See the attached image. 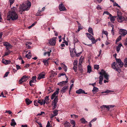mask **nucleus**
Segmentation results:
<instances>
[{
	"label": "nucleus",
	"instance_id": "nucleus-1",
	"mask_svg": "<svg viewBox=\"0 0 127 127\" xmlns=\"http://www.w3.org/2000/svg\"><path fill=\"white\" fill-rule=\"evenodd\" d=\"M16 8L15 7L11 9V10L9 11L7 14V19L9 21H14L17 19L18 15L16 12Z\"/></svg>",
	"mask_w": 127,
	"mask_h": 127
},
{
	"label": "nucleus",
	"instance_id": "nucleus-2",
	"mask_svg": "<svg viewBox=\"0 0 127 127\" xmlns=\"http://www.w3.org/2000/svg\"><path fill=\"white\" fill-rule=\"evenodd\" d=\"M31 5V2L29 1H27L25 3H23L19 7L20 10L23 12L25 10H28L30 8Z\"/></svg>",
	"mask_w": 127,
	"mask_h": 127
},
{
	"label": "nucleus",
	"instance_id": "nucleus-3",
	"mask_svg": "<svg viewBox=\"0 0 127 127\" xmlns=\"http://www.w3.org/2000/svg\"><path fill=\"white\" fill-rule=\"evenodd\" d=\"M117 19L118 22L121 23L124 21H127V17H124L122 16L118 15Z\"/></svg>",
	"mask_w": 127,
	"mask_h": 127
},
{
	"label": "nucleus",
	"instance_id": "nucleus-4",
	"mask_svg": "<svg viewBox=\"0 0 127 127\" xmlns=\"http://www.w3.org/2000/svg\"><path fill=\"white\" fill-rule=\"evenodd\" d=\"M112 67L116 71H117L119 73L121 71L119 67H118V65L117 64H115V62L113 63L111 65Z\"/></svg>",
	"mask_w": 127,
	"mask_h": 127
},
{
	"label": "nucleus",
	"instance_id": "nucleus-5",
	"mask_svg": "<svg viewBox=\"0 0 127 127\" xmlns=\"http://www.w3.org/2000/svg\"><path fill=\"white\" fill-rule=\"evenodd\" d=\"M57 38L55 37H54L50 39L48 43L49 45L54 46L55 45L56 43V39Z\"/></svg>",
	"mask_w": 127,
	"mask_h": 127
},
{
	"label": "nucleus",
	"instance_id": "nucleus-6",
	"mask_svg": "<svg viewBox=\"0 0 127 127\" xmlns=\"http://www.w3.org/2000/svg\"><path fill=\"white\" fill-rule=\"evenodd\" d=\"M101 75H103L104 78L107 80L109 79V75L107 74V73L104 70L102 69L101 72L99 73Z\"/></svg>",
	"mask_w": 127,
	"mask_h": 127
},
{
	"label": "nucleus",
	"instance_id": "nucleus-7",
	"mask_svg": "<svg viewBox=\"0 0 127 127\" xmlns=\"http://www.w3.org/2000/svg\"><path fill=\"white\" fill-rule=\"evenodd\" d=\"M58 98H55L54 100L52 102V109L54 110L57 107V103L58 101Z\"/></svg>",
	"mask_w": 127,
	"mask_h": 127
},
{
	"label": "nucleus",
	"instance_id": "nucleus-8",
	"mask_svg": "<svg viewBox=\"0 0 127 127\" xmlns=\"http://www.w3.org/2000/svg\"><path fill=\"white\" fill-rule=\"evenodd\" d=\"M59 88L57 89L56 91L52 95L51 97V99H53L55 97V98H58L57 95L59 93Z\"/></svg>",
	"mask_w": 127,
	"mask_h": 127
},
{
	"label": "nucleus",
	"instance_id": "nucleus-9",
	"mask_svg": "<svg viewBox=\"0 0 127 127\" xmlns=\"http://www.w3.org/2000/svg\"><path fill=\"white\" fill-rule=\"evenodd\" d=\"M119 33L122 36H125L127 33V31L124 29H120L119 31Z\"/></svg>",
	"mask_w": 127,
	"mask_h": 127
},
{
	"label": "nucleus",
	"instance_id": "nucleus-10",
	"mask_svg": "<svg viewBox=\"0 0 127 127\" xmlns=\"http://www.w3.org/2000/svg\"><path fill=\"white\" fill-rule=\"evenodd\" d=\"M59 9L60 11H63L66 10V8L64 5L62 3L61 4H59Z\"/></svg>",
	"mask_w": 127,
	"mask_h": 127
},
{
	"label": "nucleus",
	"instance_id": "nucleus-11",
	"mask_svg": "<svg viewBox=\"0 0 127 127\" xmlns=\"http://www.w3.org/2000/svg\"><path fill=\"white\" fill-rule=\"evenodd\" d=\"M116 64H117L118 65V64L120 66V67H122L123 65L124 64L122 62L121 59H118L116 58Z\"/></svg>",
	"mask_w": 127,
	"mask_h": 127
},
{
	"label": "nucleus",
	"instance_id": "nucleus-12",
	"mask_svg": "<svg viewBox=\"0 0 127 127\" xmlns=\"http://www.w3.org/2000/svg\"><path fill=\"white\" fill-rule=\"evenodd\" d=\"M65 77L66 78H67L66 81L60 82L58 83L57 84L61 86H63L65 84L67 83L68 82V81L67 80L68 79V78L66 76H65Z\"/></svg>",
	"mask_w": 127,
	"mask_h": 127
},
{
	"label": "nucleus",
	"instance_id": "nucleus-13",
	"mask_svg": "<svg viewBox=\"0 0 127 127\" xmlns=\"http://www.w3.org/2000/svg\"><path fill=\"white\" fill-rule=\"evenodd\" d=\"M70 55L72 57H73L75 54H76V50L75 49H70Z\"/></svg>",
	"mask_w": 127,
	"mask_h": 127
},
{
	"label": "nucleus",
	"instance_id": "nucleus-14",
	"mask_svg": "<svg viewBox=\"0 0 127 127\" xmlns=\"http://www.w3.org/2000/svg\"><path fill=\"white\" fill-rule=\"evenodd\" d=\"M45 74V73L44 72L41 73L39 75L37 78V79L40 80L41 79L44 78Z\"/></svg>",
	"mask_w": 127,
	"mask_h": 127
},
{
	"label": "nucleus",
	"instance_id": "nucleus-15",
	"mask_svg": "<svg viewBox=\"0 0 127 127\" xmlns=\"http://www.w3.org/2000/svg\"><path fill=\"white\" fill-rule=\"evenodd\" d=\"M76 92L79 94H80L82 93H84L85 94H87V93H85L84 91L83 90L81 89H80L76 91Z\"/></svg>",
	"mask_w": 127,
	"mask_h": 127
},
{
	"label": "nucleus",
	"instance_id": "nucleus-16",
	"mask_svg": "<svg viewBox=\"0 0 127 127\" xmlns=\"http://www.w3.org/2000/svg\"><path fill=\"white\" fill-rule=\"evenodd\" d=\"M30 78V76H26V75H24L23 76L21 79L23 80V81L24 82H26L27 79Z\"/></svg>",
	"mask_w": 127,
	"mask_h": 127
},
{
	"label": "nucleus",
	"instance_id": "nucleus-17",
	"mask_svg": "<svg viewBox=\"0 0 127 127\" xmlns=\"http://www.w3.org/2000/svg\"><path fill=\"white\" fill-rule=\"evenodd\" d=\"M114 107V106L112 105H103L100 107V108L102 109L104 108H106L108 109H109V108H112Z\"/></svg>",
	"mask_w": 127,
	"mask_h": 127
},
{
	"label": "nucleus",
	"instance_id": "nucleus-18",
	"mask_svg": "<svg viewBox=\"0 0 127 127\" xmlns=\"http://www.w3.org/2000/svg\"><path fill=\"white\" fill-rule=\"evenodd\" d=\"M109 17H110V21L114 23L116 18V17L115 16H112L111 14L109 15Z\"/></svg>",
	"mask_w": 127,
	"mask_h": 127
},
{
	"label": "nucleus",
	"instance_id": "nucleus-19",
	"mask_svg": "<svg viewBox=\"0 0 127 127\" xmlns=\"http://www.w3.org/2000/svg\"><path fill=\"white\" fill-rule=\"evenodd\" d=\"M68 86H65L63 87L61 90V92L63 93H65L68 88Z\"/></svg>",
	"mask_w": 127,
	"mask_h": 127
},
{
	"label": "nucleus",
	"instance_id": "nucleus-20",
	"mask_svg": "<svg viewBox=\"0 0 127 127\" xmlns=\"http://www.w3.org/2000/svg\"><path fill=\"white\" fill-rule=\"evenodd\" d=\"M11 62L10 61L5 59H3L2 61V63L5 64H9L11 63Z\"/></svg>",
	"mask_w": 127,
	"mask_h": 127
},
{
	"label": "nucleus",
	"instance_id": "nucleus-21",
	"mask_svg": "<svg viewBox=\"0 0 127 127\" xmlns=\"http://www.w3.org/2000/svg\"><path fill=\"white\" fill-rule=\"evenodd\" d=\"M49 96H47L45 97L44 100V103L47 104L49 103Z\"/></svg>",
	"mask_w": 127,
	"mask_h": 127
},
{
	"label": "nucleus",
	"instance_id": "nucleus-22",
	"mask_svg": "<svg viewBox=\"0 0 127 127\" xmlns=\"http://www.w3.org/2000/svg\"><path fill=\"white\" fill-rule=\"evenodd\" d=\"M73 42L74 45H75L76 43H77L79 42L78 39L76 38H75L74 36L73 37Z\"/></svg>",
	"mask_w": 127,
	"mask_h": 127
},
{
	"label": "nucleus",
	"instance_id": "nucleus-23",
	"mask_svg": "<svg viewBox=\"0 0 127 127\" xmlns=\"http://www.w3.org/2000/svg\"><path fill=\"white\" fill-rule=\"evenodd\" d=\"M36 76H33L32 78V80L30 81V83L31 82L32 83L35 82L36 81Z\"/></svg>",
	"mask_w": 127,
	"mask_h": 127
},
{
	"label": "nucleus",
	"instance_id": "nucleus-24",
	"mask_svg": "<svg viewBox=\"0 0 127 127\" xmlns=\"http://www.w3.org/2000/svg\"><path fill=\"white\" fill-rule=\"evenodd\" d=\"M122 46V44H120L119 45L116 47V51L118 53L119 52L120 49L121 47Z\"/></svg>",
	"mask_w": 127,
	"mask_h": 127
},
{
	"label": "nucleus",
	"instance_id": "nucleus-25",
	"mask_svg": "<svg viewBox=\"0 0 127 127\" xmlns=\"http://www.w3.org/2000/svg\"><path fill=\"white\" fill-rule=\"evenodd\" d=\"M37 102L38 103L40 104L41 105H42L43 104L44 105L45 104L44 103V101L43 99H42L40 100H38L37 101Z\"/></svg>",
	"mask_w": 127,
	"mask_h": 127
},
{
	"label": "nucleus",
	"instance_id": "nucleus-26",
	"mask_svg": "<svg viewBox=\"0 0 127 127\" xmlns=\"http://www.w3.org/2000/svg\"><path fill=\"white\" fill-rule=\"evenodd\" d=\"M64 125L65 127H70V123L67 121L65 122Z\"/></svg>",
	"mask_w": 127,
	"mask_h": 127
},
{
	"label": "nucleus",
	"instance_id": "nucleus-27",
	"mask_svg": "<svg viewBox=\"0 0 127 127\" xmlns=\"http://www.w3.org/2000/svg\"><path fill=\"white\" fill-rule=\"evenodd\" d=\"M48 59H45L43 60V62L44 63V65L46 66H48Z\"/></svg>",
	"mask_w": 127,
	"mask_h": 127
},
{
	"label": "nucleus",
	"instance_id": "nucleus-28",
	"mask_svg": "<svg viewBox=\"0 0 127 127\" xmlns=\"http://www.w3.org/2000/svg\"><path fill=\"white\" fill-rule=\"evenodd\" d=\"M29 52L28 53L26 54V57L28 59H30L31 57V54L30 51H29Z\"/></svg>",
	"mask_w": 127,
	"mask_h": 127
},
{
	"label": "nucleus",
	"instance_id": "nucleus-29",
	"mask_svg": "<svg viewBox=\"0 0 127 127\" xmlns=\"http://www.w3.org/2000/svg\"><path fill=\"white\" fill-rule=\"evenodd\" d=\"M26 102L27 105H29L32 102V101L30 100L28 98H27L25 100Z\"/></svg>",
	"mask_w": 127,
	"mask_h": 127
},
{
	"label": "nucleus",
	"instance_id": "nucleus-30",
	"mask_svg": "<svg viewBox=\"0 0 127 127\" xmlns=\"http://www.w3.org/2000/svg\"><path fill=\"white\" fill-rule=\"evenodd\" d=\"M61 66L64 69V70L65 72L67 71V66L64 64H62Z\"/></svg>",
	"mask_w": 127,
	"mask_h": 127
},
{
	"label": "nucleus",
	"instance_id": "nucleus-31",
	"mask_svg": "<svg viewBox=\"0 0 127 127\" xmlns=\"http://www.w3.org/2000/svg\"><path fill=\"white\" fill-rule=\"evenodd\" d=\"M16 123L15 122L14 120V119H12L11 120V126H14H14L16 125Z\"/></svg>",
	"mask_w": 127,
	"mask_h": 127
},
{
	"label": "nucleus",
	"instance_id": "nucleus-32",
	"mask_svg": "<svg viewBox=\"0 0 127 127\" xmlns=\"http://www.w3.org/2000/svg\"><path fill=\"white\" fill-rule=\"evenodd\" d=\"M58 110L56 109L54 111H53V115L54 116H57L58 114Z\"/></svg>",
	"mask_w": 127,
	"mask_h": 127
},
{
	"label": "nucleus",
	"instance_id": "nucleus-33",
	"mask_svg": "<svg viewBox=\"0 0 127 127\" xmlns=\"http://www.w3.org/2000/svg\"><path fill=\"white\" fill-rule=\"evenodd\" d=\"M86 34H87V37L90 39L91 40V39L93 38V36L91 34L88 33H87Z\"/></svg>",
	"mask_w": 127,
	"mask_h": 127
},
{
	"label": "nucleus",
	"instance_id": "nucleus-34",
	"mask_svg": "<svg viewBox=\"0 0 127 127\" xmlns=\"http://www.w3.org/2000/svg\"><path fill=\"white\" fill-rule=\"evenodd\" d=\"M51 51V50H50L49 52H45L44 54V55L45 56L46 54H47L48 56L49 57L50 56V53Z\"/></svg>",
	"mask_w": 127,
	"mask_h": 127
},
{
	"label": "nucleus",
	"instance_id": "nucleus-35",
	"mask_svg": "<svg viewBox=\"0 0 127 127\" xmlns=\"http://www.w3.org/2000/svg\"><path fill=\"white\" fill-rule=\"evenodd\" d=\"M98 89L97 88L94 87L92 91L93 93L96 92L98 91Z\"/></svg>",
	"mask_w": 127,
	"mask_h": 127
},
{
	"label": "nucleus",
	"instance_id": "nucleus-36",
	"mask_svg": "<svg viewBox=\"0 0 127 127\" xmlns=\"http://www.w3.org/2000/svg\"><path fill=\"white\" fill-rule=\"evenodd\" d=\"M88 71L87 72L89 73H90L92 71L91 67L90 65H88L87 67Z\"/></svg>",
	"mask_w": 127,
	"mask_h": 127
},
{
	"label": "nucleus",
	"instance_id": "nucleus-37",
	"mask_svg": "<svg viewBox=\"0 0 127 127\" xmlns=\"http://www.w3.org/2000/svg\"><path fill=\"white\" fill-rule=\"evenodd\" d=\"M114 91L112 90H107L106 91L104 92H102L101 93L103 94V93H108L110 92H114Z\"/></svg>",
	"mask_w": 127,
	"mask_h": 127
},
{
	"label": "nucleus",
	"instance_id": "nucleus-38",
	"mask_svg": "<svg viewBox=\"0 0 127 127\" xmlns=\"http://www.w3.org/2000/svg\"><path fill=\"white\" fill-rule=\"evenodd\" d=\"M88 31L89 32L92 34L93 35H94V33L93 32V30L91 28L89 27L88 30Z\"/></svg>",
	"mask_w": 127,
	"mask_h": 127
},
{
	"label": "nucleus",
	"instance_id": "nucleus-39",
	"mask_svg": "<svg viewBox=\"0 0 127 127\" xmlns=\"http://www.w3.org/2000/svg\"><path fill=\"white\" fill-rule=\"evenodd\" d=\"M83 58L82 56L80 58L79 60V64L80 65H81L82 62V61H83Z\"/></svg>",
	"mask_w": 127,
	"mask_h": 127
},
{
	"label": "nucleus",
	"instance_id": "nucleus-40",
	"mask_svg": "<svg viewBox=\"0 0 127 127\" xmlns=\"http://www.w3.org/2000/svg\"><path fill=\"white\" fill-rule=\"evenodd\" d=\"M124 63H125L124 66L125 67H127V58H125L124 59Z\"/></svg>",
	"mask_w": 127,
	"mask_h": 127
},
{
	"label": "nucleus",
	"instance_id": "nucleus-41",
	"mask_svg": "<svg viewBox=\"0 0 127 127\" xmlns=\"http://www.w3.org/2000/svg\"><path fill=\"white\" fill-rule=\"evenodd\" d=\"M71 124L73 125V126H75V121L74 120H71L70 122Z\"/></svg>",
	"mask_w": 127,
	"mask_h": 127
},
{
	"label": "nucleus",
	"instance_id": "nucleus-42",
	"mask_svg": "<svg viewBox=\"0 0 127 127\" xmlns=\"http://www.w3.org/2000/svg\"><path fill=\"white\" fill-rule=\"evenodd\" d=\"M71 117L73 118H76L78 117V116L75 114L71 115Z\"/></svg>",
	"mask_w": 127,
	"mask_h": 127
},
{
	"label": "nucleus",
	"instance_id": "nucleus-43",
	"mask_svg": "<svg viewBox=\"0 0 127 127\" xmlns=\"http://www.w3.org/2000/svg\"><path fill=\"white\" fill-rule=\"evenodd\" d=\"M94 67L95 69L98 70L99 68V65L97 64L95 65L94 66Z\"/></svg>",
	"mask_w": 127,
	"mask_h": 127
},
{
	"label": "nucleus",
	"instance_id": "nucleus-44",
	"mask_svg": "<svg viewBox=\"0 0 127 127\" xmlns=\"http://www.w3.org/2000/svg\"><path fill=\"white\" fill-rule=\"evenodd\" d=\"M121 37H122V36L121 35H120V36H119L118 37V38L116 40V42H117L119 41H120L121 39Z\"/></svg>",
	"mask_w": 127,
	"mask_h": 127
},
{
	"label": "nucleus",
	"instance_id": "nucleus-45",
	"mask_svg": "<svg viewBox=\"0 0 127 127\" xmlns=\"http://www.w3.org/2000/svg\"><path fill=\"white\" fill-rule=\"evenodd\" d=\"M12 47V46L10 44H9L8 45V46L6 47V48L7 50H8L10 48H11Z\"/></svg>",
	"mask_w": 127,
	"mask_h": 127
},
{
	"label": "nucleus",
	"instance_id": "nucleus-46",
	"mask_svg": "<svg viewBox=\"0 0 127 127\" xmlns=\"http://www.w3.org/2000/svg\"><path fill=\"white\" fill-rule=\"evenodd\" d=\"M2 32L0 33V43L2 42Z\"/></svg>",
	"mask_w": 127,
	"mask_h": 127
},
{
	"label": "nucleus",
	"instance_id": "nucleus-47",
	"mask_svg": "<svg viewBox=\"0 0 127 127\" xmlns=\"http://www.w3.org/2000/svg\"><path fill=\"white\" fill-rule=\"evenodd\" d=\"M81 121L82 123H85V122H87L85 120L84 118H82L81 119Z\"/></svg>",
	"mask_w": 127,
	"mask_h": 127
},
{
	"label": "nucleus",
	"instance_id": "nucleus-48",
	"mask_svg": "<svg viewBox=\"0 0 127 127\" xmlns=\"http://www.w3.org/2000/svg\"><path fill=\"white\" fill-rule=\"evenodd\" d=\"M10 44L8 42H4L3 43L4 45L6 47L8 46V45Z\"/></svg>",
	"mask_w": 127,
	"mask_h": 127
},
{
	"label": "nucleus",
	"instance_id": "nucleus-49",
	"mask_svg": "<svg viewBox=\"0 0 127 127\" xmlns=\"http://www.w3.org/2000/svg\"><path fill=\"white\" fill-rule=\"evenodd\" d=\"M37 101L36 100H34V105L36 106H38V104Z\"/></svg>",
	"mask_w": 127,
	"mask_h": 127
},
{
	"label": "nucleus",
	"instance_id": "nucleus-50",
	"mask_svg": "<svg viewBox=\"0 0 127 127\" xmlns=\"http://www.w3.org/2000/svg\"><path fill=\"white\" fill-rule=\"evenodd\" d=\"M91 40L93 44H94L95 43V39L94 37L93 38L91 39Z\"/></svg>",
	"mask_w": 127,
	"mask_h": 127
},
{
	"label": "nucleus",
	"instance_id": "nucleus-51",
	"mask_svg": "<svg viewBox=\"0 0 127 127\" xmlns=\"http://www.w3.org/2000/svg\"><path fill=\"white\" fill-rule=\"evenodd\" d=\"M113 5H114V6H118V7H119V8H120L121 7V6H120L117 3L115 2L114 3Z\"/></svg>",
	"mask_w": 127,
	"mask_h": 127
},
{
	"label": "nucleus",
	"instance_id": "nucleus-52",
	"mask_svg": "<svg viewBox=\"0 0 127 127\" xmlns=\"http://www.w3.org/2000/svg\"><path fill=\"white\" fill-rule=\"evenodd\" d=\"M9 1L10 2V5H12L14 2V0H9Z\"/></svg>",
	"mask_w": 127,
	"mask_h": 127
},
{
	"label": "nucleus",
	"instance_id": "nucleus-53",
	"mask_svg": "<svg viewBox=\"0 0 127 127\" xmlns=\"http://www.w3.org/2000/svg\"><path fill=\"white\" fill-rule=\"evenodd\" d=\"M99 81H102L103 80V77L102 75L100 76L99 77Z\"/></svg>",
	"mask_w": 127,
	"mask_h": 127
},
{
	"label": "nucleus",
	"instance_id": "nucleus-54",
	"mask_svg": "<svg viewBox=\"0 0 127 127\" xmlns=\"http://www.w3.org/2000/svg\"><path fill=\"white\" fill-rule=\"evenodd\" d=\"M73 69L75 72H76L77 71V67L75 65H74L73 67Z\"/></svg>",
	"mask_w": 127,
	"mask_h": 127
},
{
	"label": "nucleus",
	"instance_id": "nucleus-55",
	"mask_svg": "<svg viewBox=\"0 0 127 127\" xmlns=\"http://www.w3.org/2000/svg\"><path fill=\"white\" fill-rule=\"evenodd\" d=\"M9 73V71H7L6 72L5 74L4 77H7Z\"/></svg>",
	"mask_w": 127,
	"mask_h": 127
},
{
	"label": "nucleus",
	"instance_id": "nucleus-56",
	"mask_svg": "<svg viewBox=\"0 0 127 127\" xmlns=\"http://www.w3.org/2000/svg\"><path fill=\"white\" fill-rule=\"evenodd\" d=\"M106 14L107 15H109H109L111 14H110L107 11H104L103 12V14Z\"/></svg>",
	"mask_w": 127,
	"mask_h": 127
},
{
	"label": "nucleus",
	"instance_id": "nucleus-57",
	"mask_svg": "<svg viewBox=\"0 0 127 127\" xmlns=\"http://www.w3.org/2000/svg\"><path fill=\"white\" fill-rule=\"evenodd\" d=\"M77 60H75L74 61V63H73V64L74 65H77Z\"/></svg>",
	"mask_w": 127,
	"mask_h": 127
},
{
	"label": "nucleus",
	"instance_id": "nucleus-58",
	"mask_svg": "<svg viewBox=\"0 0 127 127\" xmlns=\"http://www.w3.org/2000/svg\"><path fill=\"white\" fill-rule=\"evenodd\" d=\"M23 80H22L21 79L19 80V83L20 84H22V83L24 82Z\"/></svg>",
	"mask_w": 127,
	"mask_h": 127
},
{
	"label": "nucleus",
	"instance_id": "nucleus-59",
	"mask_svg": "<svg viewBox=\"0 0 127 127\" xmlns=\"http://www.w3.org/2000/svg\"><path fill=\"white\" fill-rule=\"evenodd\" d=\"M96 8L98 10H101V7L99 5H97Z\"/></svg>",
	"mask_w": 127,
	"mask_h": 127
},
{
	"label": "nucleus",
	"instance_id": "nucleus-60",
	"mask_svg": "<svg viewBox=\"0 0 127 127\" xmlns=\"http://www.w3.org/2000/svg\"><path fill=\"white\" fill-rule=\"evenodd\" d=\"M5 113H8V114H11L12 112L10 111V110H8V111H7V110H6V111H5Z\"/></svg>",
	"mask_w": 127,
	"mask_h": 127
},
{
	"label": "nucleus",
	"instance_id": "nucleus-61",
	"mask_svg": "<svg viewBox=\"0 0 127 127\" xmlns=\"http://www.w3.org/2000/svg\"><path fill=\"white\" fill-rule=\"evenodd\" d=\"M50 124L49 123V122L48 121L46 127H50Z\"/></svg>",
	"mask_w": 127,
	"mask_h": 127
},
{
	"label": "nucleus",
	"instance_id": "nucleus-62",
	"mask_svg": "<svg viewBox=\"0 0 127 127\" xmlns=\"http://www.w3.org/2000/svg\"><path fill=\"white\" fill-rule=\"evenodd\" d=\"M10 52L9 51L7 52H5L4 55L5 56H7L10 53Z\"/></svg>",
	"mask_w": 127,
	"mask_h": 127
},
{
	"label": "nucleus",
	"instance_id": "nucleus-63",
	"mask_svg": "<svg viewBox=\"0 0 127 127\" xmlns=\"http://www.w3.org/2000/svg\"><path fill=\"white\" fill-rule=\"evenodd\" d=\"M16 67L17 70L21 69L20 66L18 65H16Z\"/></svg>",
	"mask_w": 127,
	"mask_h": 127
},
{
	"label": "nucleus",
	"instance_id": "nucleus-64",
	"mask_svg": "<svg viewBox=\"0 0 127 127\" xmlns=\"http://www.w3.org/2000/svg\"><path fill=\"white\" fill-rule=\"evenodd\" d=\"M124 45L126 46V47H127V37L125 40V43Z\"/></svg>",
	"mask_w": 127,
	"mask_h": 127
}]
</instances>
